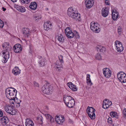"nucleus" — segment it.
Instances as JSON below:
<instances>
[{
  "label": "nucleus",
  "mask_w": 126,
  "mask_h": 126,
  "mask_svg": "<svg viewBox=\"0 0 126 126\" xmlns=\"http://www.w3.org/2000/svg\"><path fill=\"white\" fill-rule=\"evenodd\" d=\"M2 47L4 50L3 51V58L2 62L4 63H5L9 58V52L12 49V47L9 45V44L7 42L4 43L2 45Z\"/></svg>",
  "instance_id": "f257e3e1"
},
{
  "label": "nucleus",
  "mask_w": 126,
  "mask_h": 126,
  "mask_svg": "<svg viewBox=\"0 0 126 126\" xmlns=\"http://www.w3.org/2000/svg\"><path fill=\"white\" fill-rule=\"evenodd\" d=\"M17 91L14 88L10 87L7 88L6 90L5 94L7 98L10 100L15 99Z\"/></svg>",
  "instance_id": "f03ea898"
},
{
  "label": "nucleus",
  "mask_w": 126,
  "mask_h": 126,
  "mask_svg": "<svg viewBox=\"0 0 126 126\" xmlns=\"http://www.w3.org/2000/svg\"><path fill=\"white\" fill-rule=\"evenodd\" d=\"M68 15L70 17L75 19L77 21H79L81 20L80 14L72 7L68 8L67 10Z\"/></svg>",
  "instance_id": "7ed1b4c3"
},
{
  "label": "nucleus",
  "mask_w": 126,
  "mask_h": 126,
  "mask_svg": "<svg viewBox=\"0 0 126 126\" xmlns=\"http://www.w3.org/2000/svg\"><path fill=\"white\" fill-rule=\"evenodd\" d=\"M63 100L66 105L69 108H72L75 104L73 98L70 96L64 95L63 96Z\"/></svg>",
  "instance_id": "20e7f679"
},
{
  "label": "nucleus",
  "mask_w": 126,
  "mask_h": 126,
  "mask_svg": "<svg viewBox=\"0 0 126 126\" xmlns=\"http://www.w3.org/2000/svg\"><path fill=\"white\" fill-rule=\"evenodd\" d=\"M51 86L48 83H46L42 88V91L46 94H49L51 92Z\"/></svg>",
  "instance_id": "39448f33"
},
{
  "label": "nucleus",
  "mask_w": 126,
  "mask_h": 126,
  "mask_svg": "<svg viewBox=\"0 0 126 126\" xmlns=\"http://www.w3.org/2000/svg\"><path fill=\"white\" fill-rule=\"evenodd\" d=\"M90 28L95 33L99 32L100 30L98 25L96 23L94 22H92L91 23Z\"/></svg>",
  "instance_id": "423d86ee"
},
{
  "label": "nucleus",
  "mask_w": 126,
  "mask_h": 126,
  "mask_svg": "<svg viewBox=\"0 0 126 126\" xmlns=\"http://www.w3.org/2000/svg\"><path fill=\"white\" fill-rule=\"evenodd\" d=\"M117 77L119 80L121 82H126V74L124 72H120L117 74Z\"/></svg>",
  "instance_id": "0eeeda50"
},
{
  "label": "nucleus",
  "mask_w": 126,
  "mask_h": 126,
  "mask_svg": "<svg viewBox=\"0 0 126 126\" xmlns=\"http://www.w3.org/2000/svg\"><path fill=\"white\" fill-rule=\"evenodd\" d=\"M65 34L69 38H72L73 37L74 35H77L79 36V34L76 32V34H74L72 32L70 29L69 27L67 28L65 30Z\"/></svg>",
  "instance_id": "6e6552de"
},
{
  "label": "nucleus",
  "mask_w": 126,
  "mask_h": 126,
  "mask_svg": "<svg viewBox=\"0 0 126 126\" xmlns=\"http://www.w3.org/2000/svg\"><path fill=\"white\" fill-rule=\"evenodd\" d=\"M114 43L117 51L119 52H122L124 50V48L121 42L119 41L116 40Z\"/></svg>",
  "instance_id": "1a4fd4ad"
},
{
  "label": "nucleus",
  "mask_w": 126,
  "mask_h": 126,
  "mask_svg": "<svg viewBox=\"0 0 126 126\" xmlns=\"http://www.w3.org/2000/svg\"><path fill=\"white\" fill-rule=\"evenodd\" d=\"M5 110L7 112L11 115H14L17 113L16 110L11 106L5 107Z\"/></svg>",
  "instance_id": "9d476101"
},
{
  "label": "nucleus",
  "mask_w": 126,
  "mask_h": 126,
  "mask_svg": "<svg viewBox=\"0 0 126 126\" xmlns=\"http://www.w3.org/2000/svg\"><path fill=\"white\" fill-rule=\"evenodd\" d=\"M103 73L104 76L106 78H109L111 76V71L108 68H104L103 70Z\"/></svg>",
  "instance_id": "9b49d317"
},
{
  "label": "nucleus",
  "mask_w": 126,
  "mask_h": 126,
  "mask_svg": "<svg viewBox=\"0 0 126 126\" xmlns=\"http://www.w3.org/2000/svg\"><path fill=\"white\" fill-rule=\"evenodd\" d=\"M13 49L14 52L16 53L20 52L22 50L21 45L19 44H17L15 45Z\"/></svg>",
  "instance_id": "f8f14e48"
},
{
  "label": "nucleus",
  "mask_w": 126,
  "mask_h": 126,
  "mask_svg": "<svg viewBox=\"0 0 126 126\" xmlns=\"http://www.w3.org/2000/svg\"><path fill=\"white\" fill-rule=\"evenodd\" d=\"M85 4L86 7L88 8H90L93 5L94 0H85Z\"/></svg>",
  "instance_id": "ddd939ff"
},
{
  "label": "nucleus",
  "mask_w": 126,
  "mask_h": 126,
  "mask_svg": "<svg viewBox=\"0 0 126 126\" xmlns=\"http://www.w3.org/2000/svg\"><path fill=\"white\" fill-rule=\"evenodd\" d=\"M0 121L1 123L3 125H6L9 121V119L7 117L4 116L0 118Z\"/></svg>",
  "instance_id": "4468645a"
},
{
  "label": "nucleus",
  "mask_w": 126,
  "mask_h": 126,
  "mask_svg": "<svg viewBox=\"0 0 126 126\" xmlns=\"http://www.w3.org/2000/svg\"><path fill=\"white\" fill-rule=\"evenodd\" d=\"M112 18L114 20H116L118 17V13L115 9L113 10L112 11Z\"/></svg>",
  "instance_id": "2eb2a0df"
},
{
  "label": "nucleus",
  "mask_w": 126,
  "mask_h": 126,
  "mask_svg": "<svg viewBox=\"0 0 126 126\" xmlns=\"http://www.w3.org/2000/svg\"><path fill=\"white\" fill-rule=\"evenodd\" d=\"M64 120V119L63 117H59L58 116H57L56 117L55 121L58 124H61L63 122Z\"/></svg>",
  "instance_id": "dca6fc26"
},
{
  "label": "nucleus",
  "mask_w": 126,
  "mask_h": 126,
  "mask_svg": "<svg viewBox=\"0 0 126 126\" xmlns=\"http://www.w3.org/2000/svg\"><path fill=\"white\" fill-rule=\"evenodd\" d=\"M49 21H47L45 22L44 25V29L46 31H47L51 28V24L49 23Z\"/></svg>",
  "instance_id": "f3484780"
},
{
  "label": "nucleus",
  "mask_w": 126,
  "mask_h": 126,
  "mask_svg": "<svg viewBox=\"0 0 126 126\" xmlns=\"http://www.w3.org/2000/svg\"><path fill=\"white\" fill-rule=\"evenodd\" d=\"M101 14L102 16L104 17L107 16L109 14L108 9L106 7L103 8L102 10Z\"/></svg>",
  "instance_id": "a211bd4d"
},
{
  "label": "nucleus",
  "mask_w": 126,
  "mask_h": 126,
  "mask_svg": "<svg viewBox=\"0 0 126 126\" xmlns=\"http://www.w3.org/2000/svg\"><path fill=\"white\" fill-rule=\"evenodd\" d=\"M95 110L92 107L88 106L87 110V112L88 115H91V114L94 113Z\"/></svg>",
  "instance_id": "6ab92c4d"
},
{
  "label": "nucleus",
  "mask_w": 126,
  "mask_h": 126,
  "mask_svg": "<svg viewBox=\"0 0 126 126\" xmlns=\"http://www.w3.org/2000/svg\"><path fill=\"white\" fill-rule=\"evenodd\" d=\"M22 32L24 35L28 37L30 33L29 29L27 28H24L22 29Z\"/></svg>",
  "instance_id": "aec40b11"
},
{
  "label": "nucleus",
  "mask_w": 126,
  "mask_h": 126,
  "mask_svg": "<svg viewBox=\"0 0 126 126\" xmlns=\"http://www.w3.org/2000/svg\"><path fill=\"white\" fill-rule=\"evenodd\" d=\"M34 123L32 120L29 119H26L25 125L26 126H33Z\"/></svg>",
  "instance_id": "412c9836"
},
{
  "label": "nucleus",
  "mask_w": 126,
  "mask_h": 126,
  "mask_svg": "<svg viewBox=\"0 0 126 126\" xmlns=\"http://www.w3.org/2000/svg\"><path fill=\"white\" fill-rule=\"evenodd\" d=\"M37 4L35 2H32L29 6L30 8L32 10H35L37 8Z\"/></svg>",
  "instance_id": "4be33fe9"
},
{
  "label": "nucleus",
  "mask_w": 126,
  "mask_h": 126,
  "mask_svg": "<svg viewBox=\"0 0 126 126\" xmlns=\"http://www.w3.org/2000/svg\"><path fill=\"white\" fill-rule=\"evenodd\" d=\"M96 49L97 51L103 52L105 51V48L103 46L98 45L96 47Z\"/></svg>",
  "instance_id": "5701e85b"
},
{
  "label": "nucleus",
  "mask_w": 126,
  "mask_h": 126,
  "mask_svg": "<svg viewBox=\"0 0 126 126\" xmlns=\"http://www.w3.org/2000/svg\"><path fill=\"white\" fill-rule=\"evenodd\" d=\"M68 87L73 91H77V89L76 87L73 84L72 82L68 83H67Z\"/></svg>",
  "instance_id": "b1692460"
},
{
  "label": "nucleus",
  "mask_w": 126,
  "mask_h": 126,
  "mask_svg": "<svg viewBox=\"0 0 126 126\" xmlns=\"http://www.w3.org/2000/svg\"><path fill=\"white\" fill-rule=\"evenodd\" d=\"M12 73L15 75H17L20 73V70L19 69L18 67H16L13 69Z\"/></svg>",
  "instance_id": "393cba45"
},
{
  "label": "nucleus",
  "mask_w": 126,
  "mask_h": 126,
  "mask_svg": "<svg viewBox=\"0 0 126 126\" xmlns=\"http://www.w3.org/2000/svg\"><path fill=\"white\" fill-rule=\"evenodd\" d=\"M109 107L107 100H104L102 106V108L105 109H106L108 108Z\"/></svg>",
  "instance_id": "a878e982"
},
{
  "label": "nucleus",
  "mask_w": 126,
  "mask_h": 126,
  "mask_svg": "<svg viewBox=\"0 0 126 126\" xmlns=\"http://www.w3.org/2000/svg\"><path fill=\"white\" fill-rule=\"evenodd\" d=\"M47 118L49 121L51 123H52L54 121V119L49 114H47L46 115Z\"/></svg>",
  "instance_id": "bb28decb"
},
{
  "label": "nucleus",
  "mask_w": 126,
  "mask_h": 126,
  "mask_svg": "<svg viewBox=\"0 0 126 126\" xmlns=\"http://www.w3.org/2000/svg\"><path fill=\"white\" fill-rule=\"evenodd\" d=\"M17 10L21 12H24L25 11V8L22 6H18L16 8Z\"/></svg>",
  "instance_id": "cd10ccee"
},
{
  "label": "nucleus",
  "mask_w": 126,
  "mask_h": 126,
  "mask_svg": "<svg viewBox=\"0 0 126 126\" xmlns=\"http://www.w3.org/2000/svg\"><path fill=\"white\" fill-rule=\"evenodd\" d=\"M46 60L45 58H43L41 59L40 61H39V65L41 66H44L45 64V61Z\"/></svg>",
  "instance_id": "c85d7f7f"
},
{
  "label": "nucleus",
  "mask_w": 126,
  "mask_h": 126,
  "mask_svg": "<svg viewBox=\"0 0 126 126\" xmlns=\"http://www.w3.org/2000/svg\"><path fill=\"white\" fill-rule=\"evenodd\" d=\"M56 38L60 42H63L64 40L63 35L61 34H59L56 36Z\"/></svg>",
  "instance_id": "c756f323"
},
{
  "label": "nucleus",
  "mask_w": 126,
  "mask_h": 126,
  "mask_svg": "<svg viewBox=\"0 0 126 126\" xmlns=\"http://www.w3.org/2000/svg\"><path fill=\"white\" fill-rule=\"evenodd\" d=\"M110 114L111 117L118 118L117 113L116 112L113 111L111 112H110Z\"/></svg>",
  "instance_id": "7c9ffc66"
},
{
  "label": "nucleus",
  "mask_w": 126,
  "mask_h": 126,
  "mask_svg": "<svg viewBox=\"0 0 126 126\" xmlns=\"http://www.w3.org/2000/svg\"><path fill=\"white\" fill-rule=\"evenodd\" d=\"M16 100H17V98H16L14 100H13L15 102V104H16V105L17 106L19 107L20 106V102L21 101L19 100H18L19 101L18 102H17V101H16Z\"/></svg>",
  "instance_id": "2f4dec72"
},
{
  "label": "nucleus",
  "mask_w": 126,
  "mask_h": 126,
  "mask_svg": "<svg viewBox=\"0 0 126 126\" xmlns=\"http://www.w3.org/2000/svg\"><path fill=\"white\" fill-rule=\"evenodd\" d=\"M41 16H34V20L37 21H39L40 20L41 18Z\"/></svg>",
  "instance_id": "473e14b6"
},
{
  "label": "nucleus",
  "mask_w": 126,
  "mask_h": 126,
  "mask_svg": "<svg viewBox=\"0 0 126 126\" xmlns=\"http://www.w3.org/2000/svg\"><path fill=\"white\" fill-rule=\"evenodd\" d=\"M55 67H56V70L58 71H60L61 70V68H62V65H55Z\"/></svg>",
  "instance_id": "72a5a7b5"
},
{
  "label": "nucleus",
  "mask_w": 126,
  "mask_h": 126,
  "mask_svg": "<svg viewBox=\"0 0 126 126\" xmlns=\"http://www.w3.org/2000/svg\"><path fill=\"white\" fill-rule=\"evenodd\" d=\"M89 116L90 118L92 119H94L95 118V114L94 113L91 114V115H88Z\"/></svg>",
  "instance_id": "f704fd0d"
},
{
  "label": "nucleus",
  "mask_w": 126,
  "mask_h": 126,
  "mask_svg": "<svg viewBox=\"0 0 126 126\" xmlns=\"http://www.w3.org/2000/svg\"><path fill=\"white\" fill-rule=\"evenodd\" d=\"M21 2L23 3L26 4L30 2V0H21Z\"/></svg>",
  "instance_id": "c9c22d12"
},
{
  "label": "nucleus",
  "mask_w": 126,
  "mask_h": 126,
  "mask_svg": "<svg viewBox=\"0 0 126 126\" xmlns=\"http://www.w3.org/2000/svg\"><path fill=\"white\" fill-rule=\"evenodd\" d=\"M95 58L97 60H100L101 59V57L99 54H97L96 55Z\"/></svg>",
  "instance_id": "e433bc0d"
},
{
  "label": "nucleus",
  "mask_w": 126,
  "mask_h": 126,
  "mask_svg": "<svg viewBox=\"0 0 126 126\" xmlns=\"http://www.w3.org/2000/svg\"><path fill=\"white\" fill-rule=\"evenodd\" d=\"M58 57L59 59V61L62 63H63V56L61 55H60Z\"/></svg>",
  "instance_id": "4c0bfd02"
},
{
  "label": "nucleus",
  "mask_w": 126,
  "mask_h": 126,
  "mask_svg": "<svg viewBox=\"0 0 126 126\" xmlns=\"http://www.w3.org/2000/svg\"><path fill=\"white\" fill-rule=\"evenodd\" d=\"M42 116H41L38 119V122H39V124L41 125L43 123V121L42 120Z\"/></svg>",
  "instance_id": "58836bf2"
},
{
  "label": "nucleus",
  "mask_w": 126,
  "mask_h": 126,
  "mask_svg": "<svg viewBox=\"0 0 126 126\" xmlns=\"http://www.w3.org/2000/svg\"><path fill=\"white\" fill-rule=\"evenodd\" d=\"M4 24L3 22L0 19V28H3Z\"/></svg>",
  "instance_id": "ea45409f"
},
{
  "label": "nucleus",
  "mask_w": 126,
  "mask_h": 126,
  "mask_svg": "<svg viewBox=\"0 0 126 126\" xmlns=\"http://www.w3.org/2000/svg\"><path fill=\"white\" fill-rule=\"evenodd\" d=\"M124 117L126 119V109H124L123 110Z\"/></svg>",
  "instance_id": "a19ab883"
},
{
  "label": "nucleus",
  "mask_w": 126,
  "mask_h": 126,
  "mask_svg": "<svg viewBox=\"0 0 126 126\" xmlns=\"http://www.w3.org/2000/svg\"><path fill=\"white\" fill-rule=\"evenodd\" d=\"M87 82L88 84L90 85V86H91L93 84L91 82V79L89 80H87Z\"/></svg>",
  "instance_id": "79ce46f5"
},
{
  "label": "nucleus",
  "mask_w": 126,
  "mask_h": 126,
  "mask_svg": "<svg viewBox=\"0 0 126 126\" xmlns=\"http://www.w3.org/2000/svg\"><path fill=\"white\" fill-rule=\"evenodd\" d=\"M63 63L59 61H57L56 63V65H62V64Z\"/></svg>",
  "instance_id": "37998d69"
},
{
  "label": "nucleus",
  "mask_w": 126,
  "mask_h": 126,
  "mask_svg": "<svg viewBox=\"0 0 126 126\" xmlns=\"http://www.w3.org/2000/svg\"><path fill=\"white\" fill-rule=\"evenodd\" d=\"M108 122L110 123H112V121L111 118L109 117V118L108 119Z\"/></svg>",
  "instance_id": "c03bdc74"
},
{
  "label": "nucleus",
  "mask_w": 126,
  "mask_h": 126,
  "mask_svg": "<svg viewBox=\"0 0 126 126\" xmlns=\"http://www.w3.org/2000/svg\"><path fill=\"white\" fill-rule=\"evenodd\" d=\"M121 29L120 27H118V32L119 34H120L121 33Z\"/></svg>",
  "instance_id": "a18cd8bd"
},
{
  "label": "nucleus",
  "mask_w": 126,
  "mask_h": 126,
  "mask_svg": "<svg viewBox=\"0 0 126 126\" xmlns=\"http://www.w3.org/2000/svg\"><path fill=\"white\" fill-rule=\"evenodd\" d=\"M90 75L89 74H87V78H86V80H88L90 79Z\"/></svg>",
  "instance_id": "49530a36"
},
{
  "label": "nucleus",
  "mask_w": 126,
  "mask_h": 126,
  "mask_svg": "<svg viewBox=\"0 0 126 126\" xmlns=\"http://www.w3.org/2000/svg\"><path fill=\"white\" fill-rule=\"evenodd\" d=\"M33 84L35 86L37 87H38L39 86V85L35 81H34L33 82Z\"/></svg>",
  "instance_id": "de8ad7c7"
},
{
  "label": "nucleus",
  "mask_w": 126,
  "mask_h": 126,
  "mask_svg": "<svg viewBox=\"0 0 126 126\" xmlns=\"http://www.w3.org/2000/svg\"><path fill=\"white\" fill-rule=\"evenodd\" d=\"M109 0L105 1V3L106 5H109L110 4Z\"/></svg>",
  "instance_id": "09e8293b"
},
{
  "label": "nucleus",
  "mask_w": 126,
  "mask_h": 126,
  "mask_svg": "<svg viewBox=\"0 0 126 126\" xmlns=\"http://www.w3.org/2000/svg\"><path fill=\"white\" fill-rule=\"evenodd\" d=\"M12 100H10V104L11 105H12V104H15V103H14L15 102L14 101H11Z\"/></svg>",
  "instance_id": "8fccbe9b"
},
{
  "label": "nucleus",
  "mask_w": 126,
  "mask_h": 126,
  "mask_svg": "<svg viewBox=\"0 0 126 126\" xmlns=\"http://www.w3.org/2000/svg\"><path fill=\"white\" fill-rule=\"evenodd\" d=\"M107 103L108 104V105H109V106H110L112 104V102L111 101L110 102H108L107 101Z\"/></svg>",
  "instance_id": "3c124183"
},
{
  "label": "nucleus",
  "mask_w": 126,
  "mask_h": 126,
  "mask_svg": "<svg viewBox=\"0 0 126 126\" xmlns=\"http://www.w3.org/2000/svg\"><path fill=\"white\" fill-rule=\"evenodd\" d=\"M3 113L2 111L0 110V117H2L3 116Z\"/></svg>",
  "instance_id": "603ef678"
},
{
  "label": "nucleus",
  "mask_w": 126,
  "mask_h": 126,
  "mask_svg": "<svg viewBox=\"0 0 126 126\" xmlns=\"http://www.w3.org/2000/svg\"><path fill=\"white\" fill-rule=\"evenodd\" d=\"M2 9H3V11H5L6 10V8H4V7H2Z\"/></svg>",
  "instance_id": "864d4df0"
},
{
  "label": "nucleus",
  "mask_w": 126,
  "mask_h": 126,
  "mask_svg": "<svg viewBox=\"0 0 126 126\" xmlns=\"http://www.w3.org/2000/svg\"><path fill=\"white\" fill-rule=\"evenodd\" d=\"M13 2H15L17 1V0H11Z\"/></svg>",
  "instance_id": "5fc2aeb1"
},
{
  "label": "nucleus",
  "mask_w": 126,
  "mask_h": 126,
  "mask_svg": "<svg viewBox=\"0 0 126 126\" xmlns=\"http://www.w3.org/2000/svg\"><path fill=\"white\" fill-rule=\"evenodd\" d=\"M109 116L108 115H107L106 116V118L108 119V118H109Z\"/></svg>",
  "instance_id": "6e6d98bb"
},
{
  "label": "nucleus",
  "mask_w": 126,
  "mask_h": 126,
  "mask_svg": "<svg viewBox=\"0 0 126 126\" xmlns=\"http://www.w3.org/2000/svg\"><path fill=\"white\" fill-rule=\"evenodd\" d=\"M17 126H20V125H18Z\"/></svg>",
  "instance_id": "4d7b16f0"
},
{
  "label": "nucleus",
  "mask_w": 126,
  "mask_h": 126,
  "mask_svg": "<svg viewBox=\"0 0 126 126\" xmlns=\"http://www.w3.org/2000/svg\"><path fill=\"white\" fill-rule=\"evenodd\" d=\"M19 101H19H17V102H18Z\"/></svg>",
  "instance_id": "13d9d810"
}]
</instances>
